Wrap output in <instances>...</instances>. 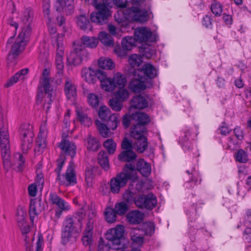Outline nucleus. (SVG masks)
Segmentation results:
<instances>
[{
	"label": "nucleus",
	"mask_w": 251,
	"mask_h": 251,
	"mask_svg": "<svg viewBox=\"0 0 251 251\" xmlns=\"http://www.w3.org/2000/svg\"><path fill=\"white\" fill-rule=\"evenodd\" d=\"M98 67L102 69L113 70L115 68V63L108 57H101L98 60Z\"/></svg>",
	"instance_id": "34"
},
{
	"label": "nucleus",
	"mask_w": 251,
	"mask_h": 251,
	"mask_svg": "<svg viewBox=\"0 0 251 251\" xmlns=\"http://www.w3.org/2000/svg\"><path fill=\"white\" fill-rule=\"evenodd\" d=\"M7 24L9 25H10L11 26H13L15 28V30H14V34L13 36H11L10 38H8L7 41V43H6V47H7V46L9 45V44H11L12 43H13V40H14V37L16 34V32H17V30L19 27V25L18 24L14 21V19L12 17H10L8 20H7Z\"/></svg>",
	"instance_id": "56"
},
{
	"label": "nucleus",
	"mask_w": 251,
	"mask_h": 251,
	"mask_svg": "<svg viewBox=\"0 0 251 251\" xmlns=\"http://www.w3.org/2000/svg\"><path fill=\"white\" fill-rule=\"evenodd\" d=\"M137 157V155L132 150L124 151L118 155V159L122 162H130L132 163Z\"/></svg>",
	"instance_id": "33"
},
{
	"label": "nucleus",
	"mask_w": 251,
	"mask_h": 251,
	"mask_svg": "<svg viewBox=\"0 0 251 251\" xmlns=\"http://www.w3.org/2000/svg\"><path fill=\"white\" fill-rule=\"evenodd\" d=\"M85 145L88 151L93 152L98 151L101 146L99 140L90 134L87 136Z\"/></svg>",
	"instance_id": "28"
},
{
	"label": "nucleus",
	"mask_w": 251,
	"mask_h": 251,
	"mask_svg": "<svg viewBox=\"0 0 251 251\" xmlns=\"http://www.w3.org/2000/svg\"><path fill=\"white\" fill-rule=\"evenodd\" d=\"M65 158L60 156L56 160V168L54 170V172L57 175V179H60L61 177V172L62 169L65 164Z\"/></svg>",
	"instance_id": "51"
},
{
	"label": "nucleus",
	"mask_w": 251,
	"mask_h": 251,
	"mask_svg": "<svg viewBox=\"0 0 251 251\" xmlns=\"http://www.w3.org/2000/svg\"><path fill=\"white\" fill-rule=\"evenodd\" d=\"M115 97L123 102L126 100L129 97L128 91L123 88H119L115 93Z\"/></svg>",
	"instance_id": "48"
},
{
	"label": "nucleus",
	"mask_w": 251,
	"mask_h": 251,
	"mask_svg": "<svg viewBox=\"0 0 251 251\" xmlns=\"http://www.w3.org/2000/svg\"><path fill=\"white\" fill-rule=\"evenodd\" d=\"M132 120L137 122V124L134 125L131 127H134L139 126L142 127H145V126L149 124L151 121L150 116L146 113L142 112H136L131 115Z\"/></svg>",
	"instance_id": "22"
},
{
	"label": "nucleus",
	"mask_w": 251,
	"mask_h": 251,
	"mask_svg": "<svg viewBox=\"0 0 251 251\" xmlns=\"http://www.w3.org/2000/svg\"><path fill=\"white\" fill-rule=\"evenodd\" d=\"M58 147L66 155H70L73 158L76 155V147L74 142L70 141L62 136L61 142L59 143Z\"/></svg>",
	"instance_id": "17"
},
{
	"label": "nucleus",
	"mask_w": 251,
	"mask_h": 251,
	"mask_svg": "<svg viewBox=\"0 0 251 251\" xmlns=\"http://www.w3.org/2000/svg\"><path fill=\"white\" fill-rule=\"evenodd\" d=\"M106 0H85L88 4L92 5L97 10L92 12L90 16L91 21L93 23L102 25L108 22V18L111 16L109 7V2Z\"/></svg>",
	"instance_id": "2"
},
{
	"label": "nucleus",
	"mask_w": 251,
	"mask_h": 251,
	"mask_svg": "<svg viewBox=\"0 0 251 251\" xmlns=\"http://www.w3.org/2000/svg\"><path fill=\"white\" fill-rule=\"evenodd\" d=\"M197 128L195 126L191 128L186 127L179 137V143L184 151L188 152L193 158L200 155L196 147H194L191 141L197 136Z\"/></svg>",
	"instance_id": "4"
},
{
	"label": "nucleus",
	"mask_w": 251,
	"mask_h": 251,
	"mask_svg": "<svg viewBox=\"0 0 251 251\" xmlns=\"http://www.w3.org/2000/svg\"><path fill=\"white\" fill-rule=\"evenodd\" d=\"M75 219L73 217L67 216L64 220L61 229V243L66 245L71 239L75 230Z\"/></svg>",
	"instance_id": "10"
},
{
	"label": "nucleus",
	"mask_w": 251,
	"mask_h": 251,
	"mask_svg": "<svg viewBox=\"0 0 251 251\" xmlns=\"http://www.w3.org/2000/svg\"><path fill=\"white\" fill-rule=\"evenodd\" d=\"M36 146L34 149V151L36 152H40L41 149H44L46 146L44 140H43L42 137L40 135H38L36 141Z\"/></svg>",
	"instance_id": "63"
},
{
	"label": "nucleus",
	"mask_w": 251,
	"mask_h": 251,
	"mask_svg": "<svg viewBox=\"0 0 251 251\" xmlns=\"http://www.w3.org/2000/svg\"><path fill=\"white\" fill-rule=\"evenodd\" d=\"M114 51L118 57L126 58L127 55V50L124 49L122 46L117 45L115 47Z\"/></svg>",
	"instance_id": "59"
},
{
	"label": "nucleus",
	"mask_w": 251,
	"mask_h": 251,
	"mask_svg": "<svg viewBox=\"0 0 251 251\" xmlns=\"http://www.w3.org/2000/svg\"><path fill=\"white\" fill-rule=\"evenodd\" d=\"M77 119L82 124H84L86 126H90L91 125L92 121L86 114L82 110L77 109L76 110Z\"/></svg>",
	"instance_id": "44"
},
{
	"label": "nucleus",
	"mask_w": 251,
	"mask_h": 251,
	"mask_svg": "<svg viewBox=\"0 0 251 251\" xmlns=\"http://www.w3.org/2000/svg\"><path fill=\"white\" fill-rule=\"evenodd\" d=\"M14 157L17 161L18 166L17 168L15 169L16 171L22 172L23 171L25 163V159L24 158L23 155L20 153H16L15 154Z\"/></svg>",
	"instance_id": "52"
},
{
	"label": "nucleus",
	"mask_w": 251,
	"mask_h": 251,
	"mask_svg": "<svg viewBox=\"0 0 251 251\" xmlns=\"http://www.w3.org/2000/svg\"><path fill=\"white\" fill-rule=\"evenodd\" d=\"M123 200L128 203H134L135 204L136 196L130 191L126 190L123 195Z\"/></svg>",
	"instance_id": "57"
},
{
	"label": "nucleus",
	"mask_w": 251,
	"mask_h": 251,
	"mask_svg": "<svg viewBox=\"0 0 251 251\" xmlns=\"http://www.w3.org/2000/svg\"><path fill=\"white\" fill-rule=\"evenodd\" d=\"M104 215L106 221L109 223H114L117 218V215L114 209L112 207L106 208L104 212Z\"/></svg>",
	"instance_id": "40"
},
{
	"label": "nucleus",
	"mask_w": 251,
	"mask_h": 251,
	"mask_svg": "<svg viewBox=\"0 0 251 251\" xmlns=\"http://www.w3.org/2000/svg\"><path fill=\"white\" fill-rule=\"evenodd\" d=\"M1 148V155L3 162L4 168L8 171L11 166L10 161V143H1L0 144Z\"/></svg>",
	"instance_id": "21"
},
{
	"label": "nucleus",
	"mask_w": 251,
	"mask_h": 251,
	"mask_svg": "<svg viewBox=\"0 0 251 251\" xmlns=\"http://www.w3.org/2000/svg\"><path fill=\"white\" fill-rule=\"evenodd\" d=\"M133 75L134 77L128 84L129 89L134 93H140L145 90L148 82L147 78L138 74L135 71H133Z\"/></svg>",
	"instance_id": "13"
},
{
	"label": "nucleus",
	"mask_w": 251,
	"mask_h": 251,
	"mask_svg": "<svg viewBox=\"0 0 251 251\" xmlns=\"http://www.w3.org/2000/svg\"><path fill=\"white\" fill-rule=\"evenodd\" d=\"M138 74L147 78L148 82L149 79H152L157 75V70L151 64H144L142 68L135 70Z\"/></svg>",
	"instance_id": "20"
},
{
	"label": "nucleus",
	"mask_w": 251,
	"mask_h": 251,
	"mask_svg": "<svg viewBox=\"0 0 251 251\" xmlns=\"http://www.w3.org/2000/svg\"><path fill=\"white\" fill-rule=\"evenodd\" d=\"M96 124L99 130L100 135L104 137L107 138L110 136L111 132L110 131L109 127H108L105 124H102L99 120L96 121Z\"/></svg>",
	"instance_id": "41"
},
{
	"label": "nucleus",
	"mask_w": 251,
	"mask_h": 251,
	"mask_svg": "<svg viewBox=\"0 0 251 251\" xmlns=\"http://www.w3.org/2000/svg\"><path fill=\"white\" fill-rule=\"evenodd\" d=\"M30 35L29 27L22 29L15 41L10 46V50L7 56V63H15L19 56L25 50Z\"/></svg>",
	"instance_id": "3"
},
{
	"label": "nucleus",
	"mask_w": 251,
	"mask_h": 251,
	"mask_svg": "<svg viewBox=\"0 0 251 251\" xmlns=\"http://www.w3.org/2000/svg\"><path fill=\"white\" fill-rule=\"evenodd\" d=\"M128 61L131 68L138 67L143 62L142 57L137 54H133L128 57Z\"/></svg>",
	"instance_id": "42"
},
{
	"label": "nucleus",
	"mask_w": 251,
	"mask_h": 251,
	"mask_svg": "<svg viewBox=\"0 0 251 251\" xmlns=\"http://www.w3.org/2000/svg\"><path fill=\"white\" fill-rule=\"evenodd\" d=\"M19 136L20 140L24 139L25 137L29 138L34 137V133L29 124H23L19 128Z\"/></svg>",
	"instance_id": "35"
},
{
	"label": "nucleus",
	"mask_w": 251,
	"mask_h": 251,
	"mask_svg": "<svg viewBox=\"0 0 251 251\" xmlns=\"http://www.w3.org/2000/svg\"><path fill=\"white\" fill-rule=\"evenodd\" d=\"M186 173L189 176V179L186 181L184 186L186 188L190 189L194 188L199 182L200 183L201 178L199 171L195 167H190L187 170Z\"/></svg>",
	"instance_id": "19"
},
{
	"label": "nucleus",
	"mask_w": 251,
	"mask_h": 251,
	"mask_svg": "<svg viewBox=\"0 0 251 251\" xmlns=\"http://www.w3.org/2000/svg\"><path fill=\"white\" fill-rule=\"evenodd\" d=\"M109 109L105 105H101L99 109V118L103 121H106L110 114Z\"/></svg>",
	"instance_id": "55"
},
{
	"label": "nucleus",
	"mask_w": 251,
	"mask_h": 251,
	"mask_svg": "<svg viewBox=\"0 0 251 251\" xmlns=\"http://www.w3.org/2000/svg\"><path fill=\"white\" fill-rule=\"evenodd\" d=\"M94 222V219H93L92 218H90L89 216L81 239L83 245L85 246H89V249L93 242L92 235L93 233Z\"/></svg>",
	"instance_id": "15"
},
{
	"label": "nucleus",
	"mask_w": 251,
	"mask_h": 251,
	"mask_svg": "<svg viewBox=\"0 0 251 251\" xmlns=\"http://www.w3.org/2000/svg\"><path fill=\"white\" fill-rule=\"evenodd\" d=\"M109 104L111 109L116 111H120L123 107V102L116 97L109 100Z\"/></svg>",
	"instance_id": "50"
},
{
	"label": "nucleus",
	"mask_w": 251,
	"mask_h": 251,
	"mask_svg": "<svg viewBox=\"0 0 251 251\" xmlns=\"http://www.w3.org/2000/svg\"><path fill=\"white\" fill-rule=\"evenodd\" d=\"M17 222L18 225L26 222L25 216L26 213L25 210L21 206H19L17 209Z\"/></svg>",
	"instance_id": "54"
},
{
	"label": "nucleus",
	"mask_w": 251,
	"mask_h": 251,
	"mask_svg": "<svg viewBox=\"0 0 251 251\" xmlns=\"http://www.w3.org/2000/svg\"><path fill=\"white\" fill-rule=\"evenodd\" d=\"M99 38L101 42L107 47L114 45V40L111 36L106 32H100L99 34Z\"/></svg>",
	"instance_id": "39"
},
{
	"label": "nucleus",
	"mask_w": 251,
	"mask_h": 251,
	"mask_svg": "<svg viewBox=\"0 0 251 251\" xmlns=\"http://www.w3.org/2000/svg\"><path fill=\"white\" fill-rule=\"evenodd\" d=\"M57 180L59 181L60 185H64L66 186L74 185L77 183L75 165L73 160L70 162L66 172L61 176L60 179Z\"/></svg>",
	"instance_id": "11"
},
{
	"label": "nucleus",
	"mask_w": 251,
	"mask_h": 251,
	"mask_svg": "<svg viewBox=\"0 0 251 251\" xmlns=\"http://www.w3.org/2000/svg\"><path fill=\"white\" fill-rule=\"evenodd\" d=\"M139 50L142 53V55L147 59L151 58L154 53V50L149 46L141 47Z\"/></svg>",
	"instance_id": "60"
},
{
	"label": "nucleus",
	"mask_w": 251,
	"mask_h": 251,
	"mask_svg": "<svg viewBox=\"0 0 251 251\" xmlns=\"http://www.w3.org/2000/svg\"><path fill=\"white\" fill-rule=\"evenodd\" d=\"M49 201L50 203L57 205L62 210L68 209L65 206L66 202L63 199L59 197L55 192L50 193Z\"/></svg>",
	"instance_id": "31"
},
{
	"label": "nucleus",
	"mask_w": 251,
	"mask_h": 251,
	"mask_svg": "<svg viewBox=\"0 0 251 251\" xmlns=\"http://www.w3.org/2000/svg\"><path fill=\"white\" fill-rule=\"evenodd\" d=\"M9 143L8 130L6 128L2 127L0 129V144Z\"/></svg>",
	"instance_id": "62"
},
{
	"label": "nucleus",
	"mask_w": 251,
	"mask_h": 251,
	"mask_svg": "<svg viewBox=\"0 0 251 251\" xmlns=\"http://www.w3.org/2000/svg\"><path fill=\"white\" fill-rule=\"evenodd\" d=\"M29 72L28 68H25L21 70L16 73L10 79L7 80V82L4 84V86L6 88H8L13 86L14 84L16 83L19 80L23 79L25 78V75H26Z\"/></svg>",
	"instance_id": "29"
},
{
	"label": "nucleus",
	"mask_w": 251,
	"mask_h": 251,
	"mask_svg": "<svg viewBox=\"0 0 251 251\" xmlns=\"http://www.w3.org/2000/svg\"><path fill=\"white\" fill-rule=\"evenodd\" d=\"M103 145L110 154L114 153L116 148V144L112 139H108L105 140L103 142Z\"/></svg>",
	"instance_id": "49"
},
{
	"label": "nucleus",
	"mask_w": 251,
	"mask_h": 251,
	"mask_svg": "<svg viewBox=\"0 0 251 251\" xmlns=\"http://www.w3.org/2000/svg\"><path fill=\"white\" fill-rule=\"evenodd\" d=\"M51 78L42 79V86L44 88L45 94L52 93L53 88L50 84Z\"/></svg>",
	"instance_id": "64"
},
{
	"label": "nucleus",
	"mask_w": 251,
	"mask_h": 251,
	"mask_svg": "<svg viewBox=\"0 0 251 251\" xmlns=\"http://www.w3.org/2000/svg\"><path fill=\"white\" fill-rule=\"evenodd\" d=\"M76 23L78 27L82 30L92 31L93 29V26L89 18L84 14L76 16Z\"/></svg>",
	"instance_id": "24"
},
{
	"label": "nucleus",
	"mask_w": 251,
	"mask_h": 251,
	"mask_svg": "<svg viewBox=\"0 0 251 251\" xmlns=\"http://www.w3.org/2000/svg\"><path fill=\"white\" fill-rule=\"evenodd\" d=\"M114 83L115 88L119 87V88L124 87L127 83V78L125 75L118 72L115 74L113 77Z\"/></svg>",
	"instance_id": "37"
},
{
	"label": "nucleus",
	"mask_w": 251,
	"mask_h": 251,
	"mask_svg": "<svg viewBox=\"0 0 251 251\" xmlns=\"http://www.w3.org/2000/svg\"><path fill=\"white\" fill-rule=\"evenodd\" d=\"M113 209L117 215L122 216L125 215L127 212L128 210V207L125 202L121 201L116 203Z\"/></svg>",
	"instance_id": "45"
},
{
	"label": "nucleus",
	"mask_w": 251,
	"mask_h": 251,
	"mask_svg": "<svg viewBox=\"0 0 251 251\" xmlns=\"http://www.w3.org/2000/svg\"><path fill=\"white\" fill-rule=\"evenodd\" d=\"M126 11L130 16L132 17L133 20L135 21L144 23L148 21L149 19L147 10H141L138 7L132 6Z\"/></svg>",
	"instance_id": "16"
},
{
	"label": "nucleus",
	"mask_w": 251,
	"mask_h": 251,
	"mask_svg": "<svg viewBox=\"0 0 251 251\" xmlns=\"http://www.w3.org/2000/svg\"><path fill=\"white\" fill-rule=\"evenodd\" d=\"M130 105L132 108L143 109L148 105V102L145 97L140 95L134 96L130 100Z\"/></svg>",
	"instance_id": "26"
},
{
	"label": "nucleus",
	"mask_w": 251,
	"mask_h": 251,
	"mask_svg": "<svg viewBox=\"0 0 251 251\" xmlns=\"http://www.w3.org/2000/svg\"><path fill=\"white\" fill-rule=\"evenodd\" d=\"M64 92L68 100H75L76 96V89L75 84L67 79L64 86Z\"/></svg>",
	"instance_id": "30"
},
{
	"label": "nucleus",
	"mask_w": 251,
	"mask_h": 251,
	"mask_svg": "<svg viewBox=\"0 0 251 251\" xmlns=\"http://www.w3.org/2000/svg\"><path fill=\"white\" fill-rule=\"evenodd\" d=\"M97 159L99 164L104 171L109 169L108 156L106 151H101L98 155Z\"/></svg>",
	"instance_id": "36"
},
{
	"label": "nucleus",
	"mask_w": 251,
	"mask_h": 251,
	"mask_svg": "<svg viewBox=\"0 0 251 251\" xmlns=\"http://www.w3.org/2000/svg\"><path fill=\"white\" fill-rule=\"evenodd\" d=\"M134 38L136 42L142 43L143 42H154L156 41V37L153 35L150 29L146 27H139L134 31Z\"/></svg>",
	"instance_id": "12"
},
{
	"label": "nucleus",
	"mask_w": 251,
	"mask_h": 251,
	"mask_svg": "<svg viewBox=\"0 0 251 251\" xmlns=\"http://www.w3.org/2000/svg\"><path fill=\"white\" fill-rule=\"evenodd\" d=\"M58 48L56 50L55 57V65L64 64V48L62 46L60 47L57 43Z\"/></svg>",
	"instance_id": "53"
},
{
	"label": "nucleus",
	"mask_w": 251,
	"mask_h": 251,
	"mask_svg": "<svg viewBox=\"0 0 251 251\" xmlns=\"http://www.w3.org/2000/svg\"><path fill=\"white\" fill-rule=\"evenodd\" d=\"M198 203H193L189 207L185 210V213L189 216L190 219L189 224L190 227L188 229V234L190 235V239L194 241L195 240V235L199 229L204 228V224H199L196 223L197 213L199 207L198 206Z\"/></svg>",
	"instance_id": "7"
},
{
	"label": "nucleus",
	"mask_w": 251,
	"mask_h": 251,
	"mask_svg": "<svg viewBox=\"0 0 251 251\" xmlns=\"http://www.w3.org/2000/svg\"><path fill=\"white\" fill-rule=\"evenodd\" d=\"M144 217V214L138 210L130 211L126 215L128 223L132 225L141 224L143 221Z\"/></svg>",
	"instance_id": "25"
},
{
	"label": "nucleus",
	"mask_w": 251,
	"mask_h": 251,
	"mask_svg": "<svg viewBox=\"0 0 251 251\" xmlns=\"http://www.w3.org/2000/svg\"><path fill=\"white\" fill-rule=\"evenodd\" d=\"M124 227L121 225L107 230L105 234V238L108 240L107 244L111 249L118 250L124 248Z\"/></svg>",
	"instance_id": "5"
},
{
	"label": "nucleus",
	"mask_w": 251,
	"mask_h": 251,
	"mask_svg": "<svg viewBox=\"0 0 251 251\" xmlns=\"http://www.w3.org/2000/svg\"><path fill=\"white\" fill-rule=\"evenodd\" d=\"M137 170L144 177H148L151 173V164L142 158L139 159L136 166L132 163L126 164L122 172L110 180V190L113 194H118L121 188L125 187L133 177V172Z\"/></svg>",
	"instance_id": "1"
},
{
	"label": "nucleus",
	"mask_w": 251,
	"mask_h": 251,
	"mask_svg": "<svg viewBox=\"0 0 251 251\" xmlns=\"http://www.w3.org/2000/svg\"><path fill=\"white\" fill-rule=\"evenodd\" d=\"M157 202V197L152 193L136 195L135 205L139 208L151 210L156 207Z\"/></svg>",
	"instance_id": "9"
},
{
	"label": "nucleus",
	"mask_w": 251,
	"mask_h": 251,
	"mask_svg": "<svg viewBox=\"0 0 251 251\" xmlns=\"http://www.w3.org/2000/svg\"><path fill=\"white\" fill-rule=\"evenodd\" d=\"M44 210V204L41 199L31 200L29 207V215L30 221L33 222L34 218L38 216Z\"/></svg>",
	"instance_id": "18"
},
{
	"label": "nucleus",
	"mask_w": 251,
	"mask_h": 251,
	"mask_svg": "<svg viewBox=\"0 0 251 251\" xmlns=\"http://www.w3.org/2000/svg\"><path fill=\"white\" fill-rule=\"evenodd\" d=\"M33 17V12L30 7L25 8L21 15V21L25 25V26L23 27V29L29 27L30 29V33L31 32L30 23L32 22Z\"/></svg>",
	"instance_id": "27"
},
{
	"label": "nucleus",
	"mask_w": 251,
	"mask_h": 251,
	"mask_svg": "<svg viewBox=\"0 0 251 251\" xmlns=\"http://www.w3.org/2000/svg\"><path fill=\"white\" fill-rule=\"evenodd\" d=\"M33 137L29 138L25 137L24 139H21V148L24 153H27L28 151L31 148L33 143Z\"/></svg>",
	"instance_id": "47"
},
{
	"label": "nucleus",
	"mask_w": 251,
	"mask_h": 251,
	"mask_svg": "<svg viewBox=\"0 0 251 251\" xmlns=\"http://www.w3.org/2000/svg\"><path fill=\"white\" fill-rule=\"evenodd\" d=\"M136 41L132 36H126L122 39V46L127 51L131 50L132 48L136 46Z\"/></svg>",
	"instance_id": "38"
},
{
	"label": "nucleus",
	"mask_w": 251,
	"mask_h": 251,
	"mask_svg": "<svg viewBox=\"0 0 251 251\" xmlns=\"http://www.w3.org/2000/svg\"><path fill=\"white\" fill-rule=\"evenodd\" d=\"M73 45V50L67 57V61L70 65L77 66L80 65L83 60L87 59L89 53L82 44L74 42Z\"/></svg>",
	"instance_id": "8"
},
{
	"label": "nucleus",
	"mask_w": 251,
	"mask_h": 251,
	"mask_svg": "<svg viewBox=\"0 0 251 251\" xmlns=\"http://www.w3.org/2000/svg\"><path fill=\"white\" fill-rule=\"evenodd\" d=\"M235 158L237 161L241 163H245L248 161V155L243 149L237 151L235 154Z\"/></svg>",
	"instance_id": "58"
},
{
	"label": "nucleus",
	"mask_w": 251,
	"mask_h": 251,
	"mask_svg": "<svg viewBox=\"0 0 251 251\" xmlns=\"http://www.w3.org/2000/svg\"><path fill=\"white\" fill-rule=\"evenodd\" d=\"M88 102L92 107L96 108L99 104V97L93 93H90L88 96Z\"/></svg>",
	"instance_id": "61"
},
{
	"label": "nucleus",
	"mask_w": 251,
	"mask_h": 251,
	"mask_svg": "<svg viewBox=\"0 0 251 251\" xmlns=\"http://www.w3.org/2000/svg\"><path fill=\"white\" fill-rule=\"evenodd\" d=\"M146 127L136 126L130 128V135L135 139L134 146L136 150L140 153L143 152L148 147V139L145 136Z\"/></svg>",
	"instance_id": "6"
},
{
	"label": "nucleus",
	"mask_w": 251,
	"mask_h": 251,
	"mask_svg": "<svg viewBox=\"0 0 251 251\" xmlns=\"http://www.w3.org/2000/svg\"><path fill=\"white\" fill-rule=\"evenodd\" d=\"M99 80L100 81L101 88L106 91L112 92L115 88L113 78L108 77L106 73L103 71H102L101 76L99 77Z\"/></svg>",
	"instance_id": "23"
},
{
	"label": "nucleus",
	"mask_w": 251,
	"mask_h": 251,
	"mask_svg": "<svg viewBox=\"0 0 251 251\" xmlns=\"http://www.w3.org/2000/svg\"><path fill=\"white\" fill-rule=\"evenodd\" d=\"M107 126L112 130L116 129L119 124H120V120L118 118V114H113L110 115L107 120Z\"/></svg>",
	"instance_id": "43"
},
{
	"label": "nucleus",
	"mask_w": 251,
	"mask_h": 251,
	"mask_svg": "<svg viewBox=\"0 0 251 251\" xmlns=\"http://www.w3.org/2000/svg\"><path fill=\"white\" fill-rule=\"evenodd\" d=\"M75 42L76 44H82L84 49L85 48H94L97 47L98 40L95 37L83 35L81 37L80 41Z\"/></svg>",
	"instance_id": "32"
},
{
	"label": "nucleus",
	"mask_w": 251,
	"mask_h": 251,
	"mask_svg": "<svg viewBox=\"0 0 251 251\" xmlns=\"http://www.w3.org/2000/svg\"><path fill=\"white\" fill-rule=\"evenodd\" d=\"M102 71L100 69H93L91 67L88 68L85 67L82 69L81 75L86 82L94 84L98 80H99V77L101 76Z\"/></svg>",
	"instance_id": "14"
},
{
	"label": "nucleus",
	"mask_w": 251,
	"mask_h": 251,
	"mask_svg": "<svg viewBox=\"0 0 251 251\" xmlns=\"http://www.w3.org/2000/svg\"><path fill=\"white\" fill-rule=\"evenodd\" d=\"M223 5L217 0L212 1L211 4V10L212 13L216 16H220L223 12Z\"/></svg>",
	"instance_id": "46"
}]
</instances>
